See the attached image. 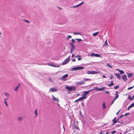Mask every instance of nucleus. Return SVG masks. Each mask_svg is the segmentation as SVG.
Here are the masks:
<instances>
[{
	"instance_id": "6e6d98bb",
	"label": "nucleus",
	"mask_w": 134,
	"mask_h": 134,
	"mask_svg": "<svg viewBox=\"0 0 134 134\" xmlns=\"http://www.w3.org/2000/svg\"><path fill=\"white\" fill-rule=\"evenodd\" d=\"M120 119V118H119V117L116 120H117V122L118 121V120H119V119Z\"/></svg>"
},
{
	"instance_id": "79ce46f5",
	"label": "nucleus",
	"mask_w": 134,
	"mask_h": 134,
	"mask_svg": "<svg viewBox=\"0 0 134 134\" xmlns=\"http://www.w3.org/2000/svg\"><path fill=\"white\" fill-rule=\"evenodd\" d=\"M94 54H95L94 53H91V56H94Z\"/></svg>"
},
{
	"instance_id": "58836bf2",
	"label": "nucleus",
	"mask_w": 134,
	"mask_h": 134,
	"mask_svg": "<svg viewBox=\"0 0 134 134\" xmlns=\"http://www.w3.org/2000/svg\"><path fill=\"white\" fill-rule=\"evenodd\" d=\"M121 110V109H120V110H119L118 112H117L116 113V114L117 115H118V114L119 113V112H120V111Z\"/></svg>"
},
{
	"instance_id": "f257e3e1",
	"label": "nucleus",
	"mask_w": 134,
	"mask_h": 134,
	"mask_svg": "<svg viewBox=\"0 0 134 134\" xmlns=\"http://www.w3.org/2000/svg\"><path fill=\"white\" fill-rule=\"evenodd\" d=\"M66 89H67V90L69 91H72L75 90L76 89V87L74 86H66L65 87Z\"/></svg>"
},
{
	"instance_id": "49530a36",
	"label": "nucleus",
	"mask_w": 134,
	"mask_h": 134,
	"mask_svg": "<svg viewBox=\"0 0 134 134\" xmlns=\"http://www.w3.org/2000/svg\"><path fill=\"white\" fill-rule=\"evenodd\" d=\"M124 116V115H121V116H120L119 117V118L120 119L121 118H122V117H123Z\"/></svg>"
},
{
	"instance_id": "1a4fd4ad",
	"label": "nucleus",
	"mask_w": 134,
	"mask_h": 134,
	"mask_svg": "<svg viewBox=\"0 0 134 134\" xmlns=\"http://www.w3.org/2000/svg\"><path fill=\"white\" fill-rule=\"evenodd\" d=\"M85 83V81H82L80 82H77L76 84L77 85H82L84 84Z\"/></svg>"
},
{
	"instance_id": "20e7f679",
	"label": "nucleus",
	"mask_w": 134,
	"mask_h": 134,
	"mask_svg": "<svg viewBox=\"0 0 134 134\" xmlns=\"http://www.w3.org/2000/svg\"><path fill=\"white\" fill-rule=\"evenodd\" d=\"M84 67L83 66H78L76 67H74L72 69V71H75L78 70H80L83 69Z\"/></svg>"
},
{
	"instance_id": "2eb2a0df",
	"label": "nucleus",
	"mask_w": 134,
	"mask_h": 134,
	"mask_svg": "<svg viewBox=\"0 0 134 134\" xmlns=\"http://www.w3.org/2000/svg\"><path fill=\"white\" fill-rule=\"evenodd\" d=\"M115 75L120 80L121 78V77L120 76V75L118 73H115Z\"/></svg>"
},
{
	"instance_id": "864d4df0",
	"label": "nucleus",
	"mask_w": 134,
	"mask_h": 134,
	"mask_svg": "<svg viewBox=\"0 0 134 134\" xmlns=\"http://www.w3.org/2000/svg\"><path fill=\"white\" fill-rule=\"evenodd\" d=\"M74 49H72V48H71L70 49V51H71L72 52V51H73V50H74Z\"/></svg>"
},
{
	"instance_id": "a19ab883",
	"label": "nucleus",
	"mask_w": 134,
	"mask_h": 134,
	"mask_svg": "<svg viewBox=\"0 0 134 134\" xmlns=\"http://www.w3.org/2000/svg\"><path fill=\"white\" fill-rule=\"evenodd\" d=\"M76 40H77L78 42H79L82 41V40L81 39L77 38Z\"/></svg>"
},
{
	"instance_id": "4d7b16f0",
	"label": "nucleus",
	"mask_w": 134,
	"mask_h": 134,
	"mask_svg": "<svg viewBox=\"0 0 134 134\" xmlns=\"http://www.w3.org/2000/svg\"><path fill=\"white\" fill-rule=\"evenodd\" d=\"M105 92L107 93L108 94L109 93V92L108 91H105Z\"/></svg>"
},
{
	"instance_id": "3c124183",
	"label": "nucleus",
	"mask_w": 134,
	"mask_h": 134,
	"mask_svg": "<svg viewBox=\"0 0 134 134\" xmlns=\"http://www.w3.org/2000/svg\"><path fill=\"white\" fill-rule=\"evenodd\" d=\"M75 60H76L75 59H74L72 60V61L73 62H75Z\"/></svg>"
},
{
	"instance_id": "9d476101",
	"label": "nucleus",
	"mask_w": 134,
	"mask_h": 134,
	"mask_svg": "<svg viewBox=\"0 0 134 134\" xmlns=\"http://www.w3.org/2000/svg\"><path fill=\"white\" fill-rule=\"evenodd\" d=\"M51 91L52 92H56L57 91V90L55 88H52L49 90V91Z\"/></svg>"
},
{
	"instance_id": "4c0bfd02",
	"label": "nucleus",
	"mask_w": 134,
	"mask_h": 134,
	"mask_svg": "<svg viewBox=\"0 0 134 134\" xmlns=\"http://www.w3.org/2000/svg\"><path fill=\"white\" fill-rule=\"evenodd\" d=\"M110 76H111L110 77V80H111L112 78H113V79L114 78V77H113L112 75V74H111L110 75Z\"/></svg>"
},
{
	"instance_id": "423d86ee",
	"label": "nucleus",
	"mask_w": 134,
	"mask_h": 134,
	"mask_svg": "<svg viewBox=\"0 0 134 134\" xmlns=\"http://www.w3.org/2000/svg\"><path fill=\"white\" fill-rule=\"evenodd\" d=\"M86 98V97L83 94L82 96V97L76 100H82L85 99Z\"/></svg>"
},
{
	"instance_id": "bf43d9fd",
	"label": "nucleus",
	"mask_w": 134,
	"mask_h": 134,
	"mask_svg": "<svg viewBox=\"0 0 134 134\" xmlns=\"http://www.w3.org/2000/svg\"><path fill=\"white\" fill-rule=\"evenodd\" d=\"M102 134V131H101V132L100 133V134Z\"/></svg>"
},
{
	"instance_id": "6e6552de",
	"label": "nucleus",
	"mask_w": 134,
	"mask_h": 134,
	"mask_svg": "<svg viewBox=\"0 0 134 134\" xmlns=\"http://www.w3.org/2000/svg\"><path fill=\"white\" fill-rule=\"evenodd\" d=\"M92 91V90H90L88 91H84L83 92L84 94L83 95H85V96H86L90 92Z\"/></svg>"
},
{
	"instance_id": "e433bc0d",
	"label": "nucleus",
	"mask_w": 134,
	"mask_h": 134,
	"mask_svg": "<svg viewBox=\"0 0 134 134\" xmlns=\"http://www.w3.org/2000/svg\"><path fill=\"white\" fill-rule=\"evenodd\" d=\"M74 35H80V34L79 32H74Z\"/></svg>"
},
{
	"instance_id": "c03bdc74",
	"label": "nucleus",
	"mask_w": 134,
	"mask_h": 134,
	"mask_svg": "<svg viewBox=\"0 0 134 134\" xmlns=\"http://www.w3.org/2000/svg\"><path fill=\"white\" fill-rule=\"evenodd\" d=\"M116 132V131H113L112 133H111L112 134H114V133L115 132Z\"/></svg>"
},
{
	"instance_id": "cd10ccee",
	"label": "nucleus",
	"mask_w": 134,
	"mask_h": 134,
	"mask_svg": "<svg viewBox=\"0 0 134 134\" xmlns=\"http://www.w3.org/2000/svg\"><path fill=\"white\" fill-rule=\"evenodd\" d=\"M119 72L121 74H122L124 73V71L123 70H119Z\"/></svg>"
},
{
	"instance_id": "ddd939ff",
	"label": "nucleus",
	"mask_w": 134,
	"mask_h": 134,
	"mask_svg": "<svg viewBox=\"0 0 134 134\" xmlns=\"http://www.w3.org/2000/svg\"><path fill=\"white\" fill-rule=\"evenodd\" d=\"M118 92H116L115 93V97L114 99V100L117 98H118L119 97V95L118 94Z\"/></svg>"
},
{
	"instance_id": "4be33fe9",
	"label": "nucleus",
	"mask_w": 134,
	"mask_h": 134,
	"mask_svg": "<svg viewBox=\"0 0 134 134\" xmlns=\"http://www.w3.org/2000/svg\"><path fill=\"white\" fill-rule=\"evenodd\" d=\"M107 45H108V44L107 43V40H106L104 44L103 45V46H105L107 47Z\"/></svg>"
},
{
	"instance_id": "de8ad7c7",
	"label": "nucleus",
	"mask_w": 134,
	"mask_h": 134,
	"mask_svg": "<svg viewBox=\"0 0 134 134\" xmlns=\"http://www.w3.org/2000/svg\"><path fill=\"white\" fill-rule=\"evenodd\" d=\"M25 22H26L27 23H29V21H28L27 20H25Z\"/></svg>"
},
{
	"instance_id": "dca6fc26",
	"label": "nucleus",
	"mask_w": 134,
	"mask_h": 134,
	"mask_svg": "<svg viewBox=\"0 0 134 134\" xmlns=\"http://www.w3.org/2000/svg\"><path fill=\"white\" fill-rule=\"evenodd\" d=\"M83 3H84V2H82V3H80L79 4L76 5L75 6H73V8H76V7H79V6L81 5L82 4H83Z\"/></svg>"
},
{
	"instance_id": "13d9d810",
	"label": "nucleus",
	"mask_w": 134,
	"mask_h": 134,
	"mask_svg": "<svg viewBox=\"0 0 134 134\" xmlns=\"http://www.w3.org/2000/svg\"><path fill=\"white\" fill-rule=\"evenodd\" d=\"M75 127L76 128V129H79L77 127L75 126Z\"/></svg>"
},
{
	"instance_id": "a211bd4d",
	"label": "nucleus",
	"mask_w": 134,
	"mask_h": 134,
	"mask_svg": "<svg viewBox=\"0 0 134 134\" xmlns=\"http://www.w3.org/2000/svg\"><path fill=\"white\" fill-rule=\"evenodd\" d=\"M98 33L99 32H96L94 33L93 34V35L94 36H96L98 34Z\"/></svg>"
},
{
	"instance_id": "4468645a",
	"label": "nucleus",
	"mask_w": 134,
	"mask_h": 134,
	"mask_svg": "<svg viewBox=\"0 0 134 134\" xmlns=\"http://www.w3.org/2000/svg\"><path fill=\"white\" fill-rule=\"evenodd\" d=\"M77 57H78V60H82V58L81 57L80 55H78L75 57V58H77Z\"/></svg>"
},
{
	"instance_id": "2f4dec72",
	"label": "nucleus",
	"mask_w": 134,
	"mask_h": 134,
	"mask_svg": "<svg viewBox=\"0 0 134 134\" xmlns=\"http://www.w3.org/2000/svg\"><path fill=\"white\" fill-rule=\"evenodd\" d=\"M100 55L98 54H94V56L95 57H100Z\"/></svg>"
},
{
	"instance_id": "c756f323",
	"label": "nucleus",
	"mask_w": 134,
	"mask_h": 134,
	"mask_svg": "<svg viewBox=\"0 0 134 134\" xmlns=\"http://www.w3.org/2000/svg\"><path fill=\"white\" fill-rule=\"evenodd\" d=\"M52 96L53 97L52 99L53 100H58V99H57L55 98L53 96V95H52Z\"/></svg>"
},
{
	"instance_id": "a18cd8bd",
	"label": "nucleus",
	"mask_w": 134,
	"mask_h": 134,
	"mask_svg": "<svg viewBox=\"0 0 134 134\" xmlns=\"http://www.w3.org/2000/svg\"><path fill=\"white\" fill-rule=\"evenodd\" d=\"M129 113H126L125 115H124V116H126L127 115H129Z\"/></svg>"
},
{
	"instance_id": "c85d7f7f",
	"label": "nucleus",
	"mask_w": 134,
	"mask_h": 134,
	"mask_svg": "<svg viewBox=\"0 0 134 134\" xmlns=\"http://www.w3.org/2000/svg\"><path fill=\"white\" fill-rule=\"evenodd\" d=\"M128 98L130 100H133V98H132L130 96V95L128 96Z\"/></svg>"
},
{
	"instance_id": "7c9ffc66",
	"label": "nucleus",
	"mask_w": 134,
	"mask_h": 134,
	"mask_svg": "<svg viewBox=\"0 0 134 134\" xmlns=\"http://www.w3.org/2000/svg\"><path fill=\"white\" fill-rule=\"evenodd\" d=\"M103 109H104L106 108V106L105 105V103L104 102L103 103Z\"/></svg>"
},
{
	"instance_id": "680f3d73",
	"label": "nucleus",
	"mask_w": 134,
	"mask_h": 134,
	"mask_svg": "<svg viewBox=\"0 0 134 134\" xmlns=\"http://www.w3.org/2000/svg\"><path fill=\"white\" fill-rule=\"evenodd\" d=\"M121 124H123V122H120Z\"/></svg>"
},
{
	"instance_id": "7ed1b4c3",
	"label": "nucleus",
	"mask_w": 134,
	"mask_h": 134,
	"mask_svg": "<svg viewBox=\"0 0 134 134\" xmlns=\"http://www.w3.org/2000/svg\"><path fill=\"white\" fill-rule=\"evenodd\" d=\"M70 56L66 59L63 62L62 65H64L68 63L70 60Z\"/></svg>"
},
{
	"instance_id": "603ef678",
	"label": "nucleus",
	"mask_w": 134,
	"mask_h": 134,
	"mask_svg": "<svg viewBox=\"0 0 134 134\" xmlns=\"http://www.w3.org/2000/svg\"><path fill=\"white\" fill-rule=\"evenodd\" d=\"M102 77L103 78H105L106 77V76L104 75H103Z\"/></svg>"
},
{
	"instance_id": "37998d69",
	"label": "nucleus",
	"mask_w": 134,
	"mask_h": 134,
	"mask_svg": "<svg viewBox=\"0 0 134 134\" xmlns=\"http://www.w3.org/2000/svg\"><path fill=\"white\" fill-rule=\"evenodd\" d=\"M71 37V36L70 35H68L67 36L68 38H70Z\"/></svg>"
},
{
	"instance_id": "72a5a7b5",
	"label": "nucleus",
	"mask_w": 134,
	"mask_h": 134,
	"mask_svg": "<svg viewBox=\"0 0 134 134\" xmlns=\"http://www.w3.org/2000/svg\"><path fill=\"white\" fill-rule=\"evenodd\" d=\"M112 121L113 122H114V124H115L117 122V120H115L114 119H113Z\"/></svg>"
},
{
	"instance_id": "c9c22d12",
	"label": "nucleus",
	"mask_w": 134,
	"mask_h": 134,
	"mask_svg": "<svg viewBox=\"0 0 134 134\" xmlns=\"http://www.w3.org/2000/svg\"><path fill=\"white\" fill-rule=\"evenodd\" d=\"M133 87H134V86L132 87H129L127 89H128V90H131V89H132V88Z\"/></svg>"
},
{
	"instance_id": "e2e57ef3",
	"label": "nucleus",
	"mask_w": 134,
	"mask_h": 134,
	"mask_svg": "<svg viewBox=\"0 0 134 134\" xmlns=\"http://www.w3.org/2000/svg\"><path fill=\"white\" fill-rule=\"evenodd\" d=\"M127 132H126V131H125L124 132V134H126V133Z\"/></svg>"
},
{
	"instance_id": "5fc2aeb1",
	"label": "nucleus",
	"mask_w": 134,
	"mask_h": 134,
	"mask_svg": "<svg viewBox=\"0 0 134 134\" xmlns=\"http://www.w3.org/2000/svg\"><path fill=\"white\" fill-rule=\"evenodd\" d=\"M72 58L74 57V54H72Z\"/></svg>"
},
{
	"instance_id": "a878e982",
	"label": "nucleus",
	"mask_w": 134,
	"mask_h": 134,
	"mask_svg": "<svg viewBox=\"0 0 134 134\" xmlns=\"http://www.w3.org/2000/svg\"><path fill=\"white\" fill-rule=\"evenodd\" d=\"M18 119L19 121H20L23 119V118L22 117H19L18 118Z\"/></svg>"
},
{
	"instance_id": "b1692460",
	"label": "nucleus",
	"mask_w": 134,
	"mask_h": 134,
	"mask_svg": "<svg viewBox=\"0 0 134 134\" xmlns=\"http://www.w3.org/2000/svg\"><path fill=\"white\" fill-rule=\"evenodd\" d=\"M91 79H86L83 80V81H84L85 82L86 81H91Z\"/></svg>"
},
{
	"instance_id": "473e14b6",
	"label": "nucleus",
	"mask_w": 134,
	"mask_h": 134,
	"mask_svg": "<svg viewBox=\"0 0 134 134\" xmlns=\"http://www.w3.org/2000/svg\"><path fill=\"white\" fill-rule=\"evenodd\" d=\"M119 88V86H114V88L115 89H116Z\"/></svg>"
},
{
	"instance_id": "0e129e2a",
	"label": "nucleus",
	"mask_w": 134,
	"mask_h": 134,
	"mask_svg": "<svg viewBox=\"0 0 134 134\" xmlns=\"http://www.w3.org/2000/svg\"><path fill=\"white\" fill-rule=\"evenodd\" d=\"M117 122H118V123H120V121H117Z\"/></svg>"
},
{
	"instance_id": "338daca9",
	"label": "nucleus",
	"mask_w": 134,
	"mask_h": 134,
	"mask_svg": "<svg viewBox=\"0 0 134 134\" xmlns=\"http://www.w3.org/2000/svg\"><path fill=\"white\" fill-rule=\"evenodd\" d=\"M109 133V132H107L106 133V134H108Z\"/></svg>"
},
{
	"instance_id": "393cba45",
	"label": "nucleus",
	"mask_w": 134,
	"mask_h": 134,
	"mask_svg": "<svg viewBox=\"0 0 134 134\" xmlns=\"http://www.w3.org/2000/svg\"><path fill=\"white\" fill-rule=\"evenodd\" d=\"M50 65L52 66L53 67H60V66L59 65L56 66L55 65H53L51 64Z\"/></svg>"
},
{
	"instance_id": "6ab92c4d",
	"label": "nucleus",
	"mask_w": 134,
	"mask_h": 134,
	"mask_svg": "<svg viewBox=\"0 0 134 134\" xmlns=\"http://www.w3.org/2000/svg\"><path fill=\"white\" fill-rule=\"evenodd\" d=\"M114 85V83H113V81H111V83L110 84H108V86L109 87H110L113 86Z\"/></svg>"
},
{
	"instance_id": "5701e85b",
	"label": "nucleus",
	"mask_w": 134,
	"mask_h": 134,
	"mask_svg": "<svg viewBox=\"0 0 134 134\" xmlns=\"http://www.w3.org/2000/svg\"><path fill=\"white\" fill-rule=\"evenodd\" d=\"M70 44L71 46V48L73 49H74V48H75V46H74L73 44H72V43H70Z\"/></svg>"
},
{
	"instance_id": "8fccbe9b",
	"label": "nucleus",
	"mask_w": 134,
	"mask_h": 134,
	"mask_svg": "<svg viewBox=\"0 0 134 134\" xmlns=\"http://www.w3.org/2000/svg\"><path fill=\"white\" fill-rule=\"evenodd\" d=\"M81 104L82 106H84V104L83 103L81 102Z\"/></svg>"
},
{
	"instance_id": "ea45409f",
	"label": "nucleus",
	"mask_w": 134,
	"mask_h": 134,
	"mask_svg": "<svg viewBox=\"0 0 134 134\" xmlns=\"http://www.w3.org/2000/svg\"><path fill=\"white\" fill-rule=\"evenodd\" d=\"M4 103L5 104L6 106L7 107V106H8V104H7V101H4Z\"/></svg>"
},
{
	"instance_id": "052dcab7",
	"label": "nucleus",
	"mask_w": 134,
	"mask_h": 134,
	"mask_svg": "<svg viewBox=\"0 0 134 134\" xmlns=\"http://www.w3.org/2000/svg\"><path fill=\"white\" fill-rule=\"evenodd\" d=\"M114 101H113V102H112L111 103V105H112L114 103Z\"/></svg>"
},
{
	"instance_id": "f3484780",
	"label": "nucleus",
	"mask_w": 134,
	"mask_h": 134,
	"mask_svg": "<svg viewBox=\"0 0 134 134\" xmlns=\"http://www.w3.org/2000/svg\"><path fill=\"white\" fill-rule=\"evenodd\" d=\"M35 116H34V117H36L37 115L38 114H37V109H36L35 111Z\"/></svg>"
},
{
	"instance_id": "9b49d317",
	"label": "nucleus",
	"mask_w": 134,
	"mask_h": 134,
	"mask_svg": "<svg viewBox=\"0 0 134 134\" xmlns=\"http://www.w3.org/2000/svg\"><path fill=\"white\" fill-rule=\"evenodd\" d=\"M5 95L6 96V98L4 99V100H7L8 99L9 96V94L7 93H4Z\"/></svg>"
},
{
	"instance_id": "412c9836",
	"label": "nucleus",
	"mask_w": 134,
	"mask_h": 134,
	"mask_svg": "<svg viewBox=\"0 0 134 134\" xmlns=\"http://www.w3.org/2000/svg\"><path fill=\"white\" fill-rule=\"evenodd\" d=\"M20 85V84H18V85L14 89L16 91H18V89L19 87V86Z\"/></svg>"
},
{
	"instance_id": "aec40b11",
	"label": "nucleus",
	"mask_w": 134,
	"mask_h": 134,
	"mask_svg": "<svg viewBox=\"0 0 134 134\" xmlns=\"http://www.w3.org/2000/svg\"><path fill=\"white\" fill-rule=\"evenodd\" d=\"M127 74L128 76V77L130 78L132 76V75H133V74H132V73L129 74V73H127Z\"/></svg>"
},
{
	"instance_id": "f03ea898",
	"label": "nucleus",
	"mask_w": 134,
	"mask_h": 134,
	"mask_svg": "<svg viewBox=\"0 0 134 134\" xmlns=\"http://www.w3.org/2000/svg\"><path fill=\"white\" fill-rule=\"evenodd\" d=\"M87 73L89 74H99L100 73V72L99 71L97 72L96 71H88L87 72Z\"/></svg>"
},
{
	"instance_id": "f8f14e48",
	"label": "nucleus",
	"mask_w": 134,
	"mask_h": 134,
	"mask_svg": "<svg viewBox=\"0 0 134 134\" xmlns=\"http://www.w3.org/2000/svg\"><path fill=\"white\" fill-rule=\"evenodd\" d=\"M134 106V103H133L130 105L127 108V110H129L130 108L133 107Z\"/></svg>"
},
{
	"instance_id": "69168bd1",
	"label": "nucleus",
	"mask_w": 134,
	"mask_h": 134,
	"mask_svg": "<svg viewBox=\"0 0 134 134\" xmlns=\"http://www.w3.org/2000/svg\"><path fill=\"white\" fill-rule=\"evenodd\" d=\"M134 99V94L133 95V97H132Z\"/></svg>"
},
{
	"instance_id": "bb28decb",
	"label": "nucleus",
	"mask_w": 134,
	"mask_h": 134,
	"mask_svg": "<svg viewBox=\"0 0 134 134\" xmlns=\"http://www.w3.org/2000/svg\"><path fill=\"white\" fill-rule=\"evenodd\" d=\"M105 88V87H103L102 88H101L99 89L98 90L99 91L103 90H104Z\"/></svg>"
},
{
	"instance_id": "39448f33",
	"label": "nucleus",
	"mask_w": 134,
	"mask_h": 134,
	"mask_svg": "<svg viewBox=\"0 0 134 134\" xmlns=\"http://www.w3.org/2000/svg\"><path fill=\"white\" fill-rule=\"evenodd\" d=\"M68 74H65L64 75L62 78H61V80L63 81H65L66 80V78L68 77Z\"/></svg>"
},
{
	"instance_id": "0eeeda50",
	"label": "nucleus",
	"mask_w": 134,
	"mask_h": 134,
	"mask_svg": "<svg viewBox=\"0 0 134 134\" xmlns=\"http://www.w3.org/2000/svg\"><path fill=\"white\" fill-rule=\"evenodd\" d=\"M122 79L124 81H126L127 80V76L125 74H124L122 76Z\"/></svg>"
},
{
	"instance_id": "f704fd0d",
	"label": "nucleus",
	"mask_w": 134,
	"mask_h": 134,
	"mask_svg": "<svg viewBox=\"0 0 134 134\" xmlns=\"http://www.w3.org/2000/svg\"><path fill=\"white\" fill-rule=\"evenodd\" d=\"M107 65L108 67H109L111 68H112V66H111L108 63L107 64Z\"/></svg>"
},
{
	"instance_id": "774afa93",
	"label": "nucleus",
	"mask_w": 134,
	"mask_h": 134,
	"mask_svg": "<svg viewBox=\"0 0 134 134\" xmlns=\"http://www.w3.org/2000/svg\"><path fill=\"white\" fill-rule=\"evenodd\" d=\"M58 8H59V9H62L61 8H60V7H58Z\"/></svg>"
},
{
	"instance_id": "09e8293b",
	"label": "nucleus",
	"mask_w": 134,
	"mask_h": 134,
	"mask_svg": "<svg viewBox=\"0 0 134 134\" xmlns=\"http://www.w3.org/2000/svg\"><path fill=\"white\" fill-rule=\"evenodd\" d=\"M72 42L73 43H74L75 42L74 40L73 39H72Z\"/></svg>"
}]
</instances>
